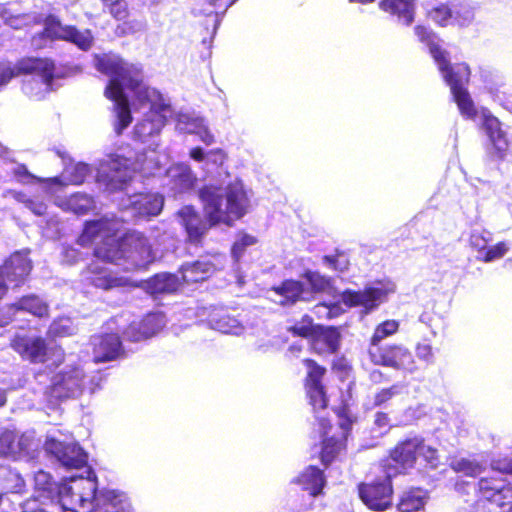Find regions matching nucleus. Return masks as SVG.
<instances>
[{
    "mask_svg": "<svg viewBox=\"0 0 512 512\" xmlns=\"http://www.w3.org/2000/svg\"><path fill=\"white\" fill-rule=\"evenodd\" d=\"M93 65L99 73L110 77L107 83L116 81L118 85H123V87L127 83H130L131 86H136L137 84L134 75L139 67L127 62L117 54H95L93 57Z\"/></svg>",
    "mask_w": 512,
    "mask_h": 512,
    "instance_id": "11",
    "label": "nucleus"
},
{
    "mask_svg": "<svg viewBox=\"0 0 512 512\" xmlns=\"http://www.w3.org/2000/svg\"><path fill=\"white\" fill-rule=\"evenodd\" d=\"M134 76L137 80L136 86H131L130 83H127L124 87L131 90L141 104L149 103L153 106L157 100L161 99L160 92L144 84L141 68H138Z\"/></svg>",
    "mask_w": 512,
    "mask_h": 512,
    "instance_id": "35",
    "label": "nucleus"
},
{
    "mask_svg": "<svg viewBox=\"0 0 512 512\" xmlns=\"http://www.w3.org/2000/svg\"><path fill=\"white\" fill-rule=\"evenodd\" d=\"M449 467L456 473H462L473 478L479 476L485 470V467L479 461L457 457L451 459Z\"/></svg>",
    "mask_w": 512,
    "mask_h": 512,
    "instance_id": "39",
    "label": "nucleus"
},
{
    "mask_svg": "<svg viewBox=\"0 0 512 512\" xmlns=\"http://www.w3.org/2000/svg\"><path fill=\"white\" fill-rule=\"evenodd\" d=\"M316 330L309 340L310 351L319 357L335 355L340 351L342 333L338 326L316 324Z\"/></svg>",
    "mask_w": 512,
    "mask_h": 512,
    "instance_id": "20",
    "label": "nucleus"
},
{
    "mask_svg": "<svg viewBox=\"0 0 512 512\" xmlns=\"http://www.w3.org/2000/svg\"><path fill=\"white\" fill-rule=\"evenodd\" d=\"M394 289L391 287L366 286L363 290L345 289L340 294L341 301L348 308L361 307L363 314H370L385 302Z\"/></svg>",
    "mask_w": 512,
    "mask_h": 512,
    "instance_id": "16",
    "label": "nucleus"
},
{
    "mask_svg": "<svg viewBox=\"0 0 512 512\" xmlns=\"http://www.w3.org/2000/svg\"><path fill=\"white\" fill-rule=\"evenodd\" d=\"M186 243L194 247H203L209 229L212 226H184Z\"/></svg>",
    "mask_w": 512,
    "mask_h": 512,
    "instance_id": "45",
    "label": "nucleus"
},
{
    "mask_svg": "<svg viewBox=\"0 0 512 512\" xmlns=\"http://www.w3.org/2000/svg\"><path fill=\"white\" fill-rule=\"evenodd\" d=\"M190 157L195 161L201 162L204 160L205 154L201 147H193L190 150Z\"/></svg>",
    "mask_w": 512,
    "mask_h": 512,
    "instance_id": "64",
    "label": "nucleus"
},
{
    "mask_svg": "<svg viewBox=\"0 0 512 512\" xmlns=\"http://www.w3.org/2000/svg\"><path fill=\"white\" fill-rule=\"evenodd\" d=\"M247 197L243 189L229 187L227 191V206L223 211L221 224H231L232 221L240 219L246 213Z\"/></svg>",
    "mask_w": 512,
    "mask_h": 512,
    "instance_id": "31",
    "label": "nucleus"
},
{
    "mask_svg": "<svg viewBox=\"0 0 512 512\" xmlns=\"http://www.w3.org/2000/svg\"><path fill=\"white\" fill-rule=\"evenodd\" d=\"M87 174V167L82 165H76L71 172L69 178L70 183L74 185H80L84 183Z\"/></svg>",
    "mask_w": 512,
    "mask_h": 512,
    "instance_id": "57",
    "label": "nucleus"
},
{
    "mask_svg": "<svg viewBox=\"0 0 512 512\" xmlns=\"http://www.w3.org/2000/svg\"><path fill=\"white\" fill-rule=\"evenodd\" d=\"M77 243L93 246V255L105 262L146 269L155 260L148 238L136 230L122 231L116 226H84Z\"/></svg>",
    "mask_w": 512,
    "mask_h": 512,
    "instance_id": "1",
    "label": "nucleus"
},
{
    "mask_svg": "<svg viewBox=\"0 0 512 512\" xmlns=\"http://www.w3.org/2000/svg\"><path fill=\"white\" fill-rule=\"evenodd\" d=\"M0 269L9 282L19 284L30 274L32 263L27 253L16 251L0 266Z\"/></svg>",
    "mask_w": 512,
    "mask_h": 512,
    "instance_id": "26",
    "label": "nucleus"
},
{
    "mask_svg": "<svg viewBox=\"0 0 512 512\" xmlns=\"http://www.w3.org/2000/svg\"><path fill=\"white\" fill-rule=\"evenodd\" d=\"M271 291L281 297L279 305L282 307H291L298 302H310L314 299L304 282L292 278L272 286Z\"/></svg>",
    "mask_w": 512,
    "mask_h": 512,
    "instance_id": "25",
    "label": "nucleus"
},
{
    "mask_svg": "<svg viewBox=\"0 0 512 512\" xmlns=\"http://www.w3.org/2000/svg\"><path fill=\"white\" fill-rule=\"evenodd\" d=\"M207 1L213 7V10L211 12L218 14V13H224L237 0H207Z\"/></svg>",
    "mask_w": 512,
    "mask_h": 512,
    "instance_id": "58",
    "label": "nucleus"
},
{
    "mask_svg": "<svg viewBox=\"0 0 512 512\" xmlns=\"http://www.w3.org/2000/svg\"><path fill=\"white\" fill-rule=\"evenodd\" d=\"M83 379V369L78 365H71L52 376L47 393L56 400L74 398L81 394Z\"/></svg>",
    "mask_w": 512,
    "mask_h": 512,
    "instance_id": "14",
    "label": "nucleus"
},
{
    "mask_svg": "<svg viewBox=\"0 0 512 512\" xmlns=\"http://www.w3.org/2000/svg\"><path fill=\"white\" fill-rule=\"evenodd\" d=\"M429 499L427 490L421 487H410L398 496L397 512H419L424 510Z\"/></svg>",
    "mask_w": 512,
    "mask_h": 512,
    "instance_id": "29",
    "label": "nucleus"
},
{
    "mask_svg": "<svg viewBox=\"0 0 512 512\" xmlns=\"http://www.w3.org/2000/svg\"><path fill=\"white\" fill-rule=\"evenodd\" d=\"M305 368L302 385L308 404L315 411L325 410L329 404V396L325 377L327 368L311 357L301 360Z\"/></svg>",
    "mask_w": 512,
    "mask_h": 512,
    "instance_id": "8",
    "label": "nucleus"
},
{
    "mask_svg": "<svg viewBox=\"0 0 512 512\" xmlns=\"http://www.w3.org/2000/svg\"><path fill=\"white\" fill-rule=\"evenodd\" d=\"M35 488L43 492L46 497H51L57 490V483L50 474L39 471L35 475Z\"/></svg>",
    "mask_w": 512,
    "mask_h": 512,
    "instance_id": "48",
    "label": "nucleus"
},
{
    "mask_svg": "<svg viewBox=\"0 0 512 512\" xmlns=\"http://www.w3.org/2000/svg\"><path fill=\"white\" fill-rule=\"evenodd\" d=\"M28 312L38 318L49 316V306L40 297L36 295H25L15 302L7 303L0 307L1 317L8 318L7 325L10 324L18 312Z\"/></svg>",
    "mask_w": 512,
    "mask_h": 512,
    "instance_id": "24",
    "label": "nucleus"
},
{
    "mask_svg": "<svg viewBox=\"0 0 512 512\" xmlns=\"http://www.w3.org/2000/svg\"><path fill=\"white\" fill-rule=\"evenodd\" d=\"M60 207L65 211L84 215L94 207V200L86 194L74 193L63 200Z\"/></svg>",
    "mask_w": 512,
    "mask_h": 512,
    "instance_id": "36",
    "label": "nucleus"
},
{
    "mask_svg": "<svg viewBox=\"0 0 512 512\" xmlns=\"http://www.w3.org/2000/svg\"><path fill=\"white\" fill-rule=\"evenodd\" d=\"M338 418L339 432L332 433L333 424L326 417H319L317 424L321 437L319 459L324 468H328L333 462L340 459L347 452V441L351 434L352 426L356 421L347 402L332 408Z\"/></svg>",
    "mask_w": 512,
    "mask_h": 512,
    "instance_id": "3",
    "label": "nucleus"
},
{
    "mask_svg": "<svg viewBox=\"0 0 512 512\" xmlns=\"http://www.w3.org/2000/svg\"><path fill=\"white\" fill-rule=\"evenodd\" d=\"M357 494L361 502L373 512L391 509L394 495L392 475L385 470L382 475L358 483Z\"/></svg>",
    "mask_w": 512,
    "mask_h": 512,
    "instance_id": "6",
    "label": "nucleus"
},
{
    "mask_svg": "<svg viewBox=\"0 0 512 512\" xmlns=\"http://www.w3.org/2000/svg\"><path fill=\"white\" fill-rule=\"evenodd\" d=\"M331 369L335 372L347 374L352 370V366L345 356H339L332 360Z\"/></svg>",
    "mask_w": 512,
    "mask_h": 512,
    "instance_id": "55",
    "label": "nucleus"
},
{
    "mask_svg": "<svg viewBox=\"0 0 512 512\" xmlns=\"http://www.w3.org/2000/svg\"><path fill=\"white\" fill-rule=\"evenodd\" d=\"M368 355L375 365L408 372L416 368L412 351L403 344L391 343L368 348Z\"/></svg>",
    "mask_w": 512,
    "mask_h": 512,
    "instance_id": "10",
    "label": "nucleus"
},
{
    "mask_svg": "<svg viewBox=\"0 0 512 512\" xmlns=\"http://www.w3.org/2000/svg\"><path fill=\"white\" fill-rule=\"evenodd\" d=\"M104 9L116 20H126L130 16L126 0H100Z\"/></svg>",
    "mask_w": 512,
    "mask_h": 512,
    "instance_id": "43",
    "label": "nucleus"
},
{
    "mask_svg": "<svg viewBox=\"0 0 512 512\" xmlns=\"http://www.w3.org/2000/svg\"><path fill=\"white\" fill-rule=\"evenodd\" d=\"M399 392L398 385L394 384L388 388L378 391L373 398V405L379 407L391 400Z\"/></svg>",
    "mask_w": 512,
    "mask_h": 512,
    "instance_id": "54",
    "label": "nucleus"
},
{
    "mask_svg": "<svg viewBox=\"0 0 512 512\" xmlns=\"http://www.w3.org/2000/svg\"><path fill=\"white\" fill-rule=\"evenodd\" d=\"M303 277L307 280L310 285L309 293H321L330 287V279L324 275H321L317 271H306Z\"/></svg>",
    "mask_w": 512,
    "mask_h": 512,
    "instance_id": "44",
    "label": "nucleus"
},
{
    "mask_svg": "<svg viewBox=\"0 0 512 512\" xmlns=\"http://www.w3.org/2000/svg\"><path fill=\"white\" fill-rule=\"evenodd\" d=\"M316 329V324H314L312 316L309 314H303L300 320L289 325L286 328V331L293 337L310 340Z\"/></svg>",
    "mask_w": 512,
    "mask_h": 512,
    "instance_id": "40",
    "label": "nucleus"
},
{
    "mask_svg": "<svg viewBox=\"0 0 512 512\" xmlns=\"http://www.w3.org/2000/svg\"><path fill=\"white\" fill-rule=\"evenodd\" d=\"M93 362L96 364L117 360L125 355L121 337L116 332L94 334L90 338Z\"/></svg>",
    "mask_w": 512,
    "mask_h": 512,
    "instance_id": "18",
    "label": "nucleus"
},
{
    "mask_svg": "<svg viewBox=\"0 0 512 512\" xmlns=\"http://www.w3.org/2000/svg\"><path fill=\"white\" fill-rule=\"evenodd\" d=\"M475 507L484 508L486 502L503 508L512 498V483L498 475L482 477L478 480Z\"/></svg>",
    "mask_w": 512,
    "mask_h": 512,
    "instance_id": "13",
    "label": "nucleus"
},
{
    "mask_svg": "<svg viewBox=\"0 0 512 512\" xmlns=\"http://www.w3.org/2000/svg\"><path fill=\"white\" fill-rule=\"evenodd\" d=\"M42 35L51 41H65L74 44L82 51H88L93 45V35L89 29L80 31L75 25H64L60 19L48 14L43 20Z\"/></svg>",
    "mask_w": 512,
    "mask_h": 512,
    "instance_id": "9",
    "label": "nucleus"
},
{
    "mask_svg": "<svg viewBox=\"0 0 512 512\" xmlns=\"http://www.w3.org/2000/svg\"><path fill=\"white\" fill-rule=\"evenodd\" d=\"M326 483L324 471L315 465H309L290 481L285 493L294 505L308 508L311 503L306 501L305 494L309 499L324 495Z\"/></svg>",
    "mask_w": 512,
    "mask_h": 512,
    "instance_id": "5",
    "label": "nucleus"
},
{
    "mask_svg": "<svg viewBox=\"0 0 512 512\" xmlns=\"http://www.w3.org/2000/svg\"><path fill=\"white\" fill-rule=\"evenodd\" d=\"M135 159L120 154H110L101 175L105 187L110 192L124 190L131 182L135 171Z\"/></svg>",
    "mask_w": 512,
    "mask_h": 512,
    "instance_id": "12",
    "label": "nucleus"
},
{
    "mask_svg": "<svg viewBox=\"0 0 512 512\" xmlns=\"http://www.w3.org/2000/svg\"><path fill=\"white\" fill-rule=\"evenodd\" d=\"M225 263L226 256L221 253L209 254L193 262L184 263L179 268L181 280L186 284L204 282L222 270Z\"/></svg>",
    "mask_w": 512,
    "mask_h": 512,
    "instance_id": "15",
    "label": "nucleus"
},
{
    "mask_svg": "<svg viewBox=\"0 0 512 512\" xmlns=\"http://www.w3.org/2000/svg\"><path fill=\"white\" fill-rule=\"evenodd\" d=\"M85 277L89 285L103 291H111L132 286L128 277L101 265L98 261L89 263L85 270Z\"/></svg>",
    "mask_w": 512,
    "mask_h": 512,
    "instance_id": "19",
    "label": "nucleus"
},
{
    "mask_svg": "<svg viewBox=\"0 0 512 512\" xmlns=\"http://www.w3.org/2000/svg\"><path fill=\"white\" fill-rule=\"evenodd\" d=\"M180 224H198L200 215L192 205L183 206L178 212Z\"/></svg>",
    "mask_w": 512,
    "mask_h": 512,
    "instance_id": "52",
    "label": "nucleus"
},
{
    "mask_svg": "<svg viewBox=\"0 0 512 512\" xmlns=\"http://www.w3.org/2000/svg\"><path fill=\"white\" fill-rule=\"evenodd\" d=\"M400 323L395 319H387L376 325L373 334L370 337L368 348H374L383 345V339L393 336L399 331Z\"/></svg>",
    "mask_w": 512,
    "mask_h": 512,
    "instance_id": "38",
    "label": "nucleus"
},
{
    "mask_svg": "<svg viewBox=\"0 0 512 512\" xmlns=\"http://www.w3.org/2000/svg\"><path fill=\"white\" fill-rule=\"evenodd\" d=\"M429 16L439 26L445 27L453 18L454 12L447 4H439L429 11Z\"/></svg>",
    "mask_w": 512,
    "mask_h": 512,
    "instance_id": "50",
    "label": "nucleus"
},
{
    "mask_svg": "<svg viewBox=\"0 0 512 512\" xmlns=\"http://www.w3.org/2000/svg\"><path fill=\"white\" fill-rule=\"evenodd\" d=\"M208 157L211 159V161L214 164L222 165L224 163V161L226 160L227 156H226V153L222 149L217 148V149L210 150L208 152Z\"/></svg>",
    "mask_w": 512,
    "mask_h": 512,
    "instance_id": "60",
    "label": "nucleus"
},
{
    "mask_svg": "<svg viewBox=\"0 0 512 512\" xmlns=\"http://www.w3.org/2000/svg\"><path fill=\"white\" fill-rule=\"evenodd\" d=\"M218 190L212 185H205L199 190V198L204 203V211L209 224H221L223 220L221 196Z\"/></svg>",
    "mask_w": 512,
    "mask_h": 512,
    "instance_id": "30",
    "label": "nucleus"
},
{
    "mask_svg": "<svg viewBox=\"0 0 512 512\" xmlns=\"http://www.w3.org/2000/svg\"><path fill=\"white\" fill-rule=\"evenodd\" d=\"M497 470L503 473L512 474V459L498 461Z\"/></svg>",
    "mask_w": 512,
    "mask_h": 512,
    "instance_id": "62",
    "label": "nucleus"
},
{
    "mask_svg": "<svg viewBox=\"0 0 512 512\" xmlns=\"http://www.w3.org/2000/svg\"><path fill=\"white\" fill-rule=\"evenodd\" d=\"M508 250V244L504 241H501L493 246H488L482 254L477 256V260L485 263L492 262L502 258L508 252Z\"/></svg>",
    "mask_w": 512,
    "mask_h": 512,
    "instance_id": "49",
    "label": "nucleus"
},
{
    "mask_svg": "<svg viewBox=\"0 0 512 512\" xmlns=\"http://www.w3.org/2000/svg\"><path fill=\"white\" fill-rule=\"evenodd\" d=\"M379 8L409 26L415 18V0H380Z\"/></svg>",
    "mask_w": 512,
    "mask_h": 512,
    "instance_id": "32",
    "label": "nucleus"
},
{
    "mask_svg": "<svg viewBox=\"0 0 512 512\" xmlns=\"http://www.w3.org/2000/svg\"><path fill=\"white\" fill-rule=\"evenodd\" d=\"M144 288L152 295L173 293L179 288V279L171 273L155 274L145 281Z\"/></svg>",
    "mask_w": 512,
    "mask_h": 512,
    "instance_id": "33",
    "label": "nucleus"
},
{
    "mask_svg": "<svg viewBox=\"0 0 512 512\" xmlns=\"http://www.w3.org/2000/svg\"><path fill=\"white\" fill-rule=\"evenodd\" d=\"M258 243V238L254 235L241 232L238 238L231 246L230 253L235 263H239L247 248Z\"/></svg>",
    "mask_w": 512,
    "mask_h": 512,
    "instance_id": "41",
    "label": "nucleus"
},
{
    "mask_svg": "<svg viewBox=\"0 0 512 512\" xmlns=\"http://www.w3.org/2000/svg\"><path fill=\"white\" fill-rule=\"evenodd\" d=\"M45 449L67 468L81 469L87 464V455L77 444L48 439Z\"/></svg>",
    "mask_w": 512,
    "mask_h": 512,
    "instance_id": "23",
    "label": "nucleus"
},
{
    "mask_svg": "<svg viewBox=\"0 0 512 512\" xmlns=\"http://www.w3.org/2000/svg\"><path fill=\"white\" fill-rule=\"evenodd\" d=\"M10 348L19 357L30 364H44L54 357L53 365L60 366L65 360V351L60 345L49 347L42 336L15 334L9 343Z\"/></svg>",
    "mask_w": 512,
    "mask_h": 512,
    "instance_id": "4",
    "label": "nucleus"
},
{
    "mask_svg": "<svg viewBox=\"0 0 512 512\" xmlns=\"http://www.w3.org/2000/svg\"><path fill=\"white\" fill-rule=\"evenodd\" d=\"M164 326L162 313H147L137 325V333L142 338H150L156 335Z\"/></svg>",
    "mask_w": 512,
    "mask_h": 512,
    "instance_id": "37",
    "label": "nucleus"
},
{
    "mask_svg": "<svg viewBox=\"0 0 512 512\" xmlns=\"http://www.w3.org/2000/svg\"><path fill=\"white\" fill-rule=\"evenodd\" d=\"M416 355L421 360H424L426 362H432L433 361L432 346L428 343H418L416 345Z\"/></svg>",
    "mask_w": 512,
    "mask_h": 512,
    "instance_id": "56",
    "label": "nucleus"
},
{
    "mask_svg": "<svg viewBox=\"0 0 512 512\" xmlns=\"http://www.w3.org/2000/svg\"><path fill=\"white\" fill-rule=\"evenodd\" d=\"M177 174L174 175L173 180L181 190H188L194 187L197 178L192 172L191 168L187 165L179 166Z\"/></svg>",
    "mask_w": 512,
    "mask_h": 512,
    "instance_id": "47",
    "label": "nucleus"
},
{
    "mask_svg": "<svg viewBox=\"0 0 512 512\" xmlns=\"http://www.w3.org/2000/svg\"><path fill=\"white\" fill-rule=\"evenodd\" d=\"M66 489L72 501L78 502L83 509L93 510V502L97 494V483L95 481L81 477L78 480H74L73 484Z\"/></svg>",
    "mask_w": 512,
    "mask_h": 512,
    "instance_id": "27",
    "label": "nucleus"
},
{
    "mask_svg": "<svg viewBox=\"0 0 512 512\" xmlns=\"http://www.w3.org/2000/svg\"><path fill=\"white\" fill-rule=\"evenodd\" d=\"M47 334L52 338L66 337L71 334V327L64 324L62 319H55L49 325Z\"/></svg>",
    "mask_w": 512,
    "mask_h": 512,
    "instance_id": "53",
    "label": "nucleus"
},
{
    "mask_svg": "<svg viewBox=\"0 0 512 512\" xmlns=\"http://www.w3.org/2000/svg\"><path fill=\"white\" fill-rule=\"evenodd\" d=\"M482 128L486 132L491 142V149L488 151V160L491 162L503 161L509 151V142L505 132L501 128V123L495 116L484 114Z\"/></svg>",
    "mask_w": 512,
    "mask_h": 512,
    "instance_id": "22",
    "label": "nucleus"
},
{
    "mask_svg": "<svg viewBox=\"0 0 512 512\" xmlns=\"http://www.w3.org/2000/svg\"><path fill=\"white\" fill-rule=\"evenodd\" d=\"M0 486L5 494H23L26 482L21 474L8 467H0Z\"/></svg>",
    "mask_w": 512,
    "mask_h": 512,
    "instance_id": "34",
    "label": "nucleus"
},
{
    "mask_svg": "<svg viewBox=\"0 0 512 512\" xmlns=\"http://www.w3.org/2000/svg\"><path fill=\"white\" fill-rule=\"evenodd\" d=\"M414 33L418 40L427 46L443 81L450 88L460 114L466 119L474 120L478 115V110L468 91L472 74L469 64L463 61L451 63L449 52L439 44L436 33L426 26L416 25Z\"/></svg>",
    "mask_w": 512,
    "mask_h": 512,
    "instance_id": "2",
    "label": "nucleus"
},
{
    "mask_svg": "<svg viewBox=\"0 0 512 512\" xmlns=\"http://www.w3.org/2000/svg\"><path fill=\"white\" fill-rule=\"evenodd\" d=\"M56 66L53 60L39 57H23L16 63L0 62V86L21 75L35 74L50 87L55 78Z\"/></svg>",
    "mask_w": 512,
    "mask_h": 512,
    "instance_id": "7",
    "label": "nucleus"
},
{
    "mask_svg": "<svg viewBox=\"0 0 512 512\" xmlns=\"http://www.w3.org/2000/svg\"><path fill=\"white\" fill-rule=\"evenodd\" d=\"M491 241V233L485 229L473 232L469 239L470 245L479 252V255L486 250Z\"/></svg>",
    "mask_w": 512,
    "mask_h": 512,
    "instance_id": "51",
    "label": "nucleus"
},
{
    "mask_svg": "<svg viewBox=\"0 0 512 512\" xmlns=\"http://www.w3.org/2000/svg\"><path fill=\"white\" fill-rule=\"evenodd\" d=\"M151 125H152V122L150 120L144 119L136 125L135 131H136V133H138L140 135H143V134L151 135L152 134L151 130L146 132L147 126H151Z\"/></svg>",
    "mask_w": 512,
    "mask_h": 512,
    "instance_id": "63",
    "label": "nucleus"
},
{
    "mask_svg": "<svg viewBox=\"0 0 512 512\" xmlns=\"http://www.w3.org/2000/svg\"><path fill=\"white\" fill-rule=\"evenodd\" d=\"M28 207L35 215L38 216H43L47 213V206L43 202L29 200Z\"/></svg>",
    "mask_w": 512,
    "mask_h": 512,
    "instance_id": "61",
    "label": "nucleus"
},
{
    "mask_svg": "<svg viewBox=\"0 0 512 512\" xmlns=\"http://www.w3.org/2000/svg\"><path fill=\"white\" fill-rule=\"evenodd\" d=\"M163 198L154 194H140L128 207L132 216L148 220L160 214L163 208Z\"/></svg>",
    "mask_w": 512,
    "mask_h": 512,
    "instance_id": "28",
    "label": "nucleus"
},
{
    "mask_svg": "<svg viewBox=\"0 0 512 512\" xmlns=\"http://www.w3.org/2000/svg\"><path fill=\"white\" fill-rule=\"evenodd\" d=\"M418 436L398 441L385 459V470L394 474H406L417 462Z\"/></svg>",
    "mask_w": 512,
    "mask_h": 512,
    "instance_id": "17",
    "label": "nucleus"
},
{
    "mask_svg": "<svg viewBox=\"0 0 512 512\" xmlns=\"http://www.w3.org/2000/svg\"><path fill=\"white\" fill-rule=\"evenodd\" d=\"M418 457H421L425 463V467L430 469H436L440 464L438 450L427 445L422 437H418L417 458Z\"/></svg>",
    "mask_w": 512,
    "mask_h": 512,
    "instance_id": "42",
    "label": "nucleus"
},
{
    "mask_svg": "<svg viewBox=\"0 0 512 512\" xmlns=\"http://www.w3.org/2000/svg\"><path fill=\"white\" fill-rule=\"evenodd\" d=\"M322 260L328 267L334 271L345 272L350 267V261L344 251L338 249L332 255H324Z\"/></svg>",
    "mask_w": 512,
    "mask_h": 512,
    "instance_id": "46",
    "label": "nucleus"
},
{
    "mask_svg": "<svg viewBox=\"0 0 512 512\" xmlns=\"http://www.w3.org/2000/svg\"><path fill=\"white\" fill-rule=\"evenodd\" d=\"M391 419L386 412L379 411L375 414L374 417V424L378 428H387L390 426Z\"/></svg>",
    "mask_w": 512,
    "mask_h": 512,
    "instance_id": "59",
    "label": "nucleus"
},
{
    "mask_svg": "<svg viewBox=\"0 0 512 512\" xmlns=\"http://www.w3.org/2000/svg\"><path fill=\"white\" fill-rule=\"evenodd\" d=\"M104 96L114 103L116 114L114 130L117 135H121L133 121L129 99L125 94L123 85H118L116 81L107 83L104 89Z\"/></svg>",
    "mask_w": 512,
    "mask_h": 512,
    "instance_id": "21",
    "label": "nucleus"
}]
</instances>
